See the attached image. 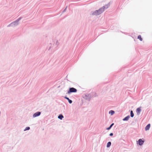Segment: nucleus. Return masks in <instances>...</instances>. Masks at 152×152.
Instances as JSON below:
<instances>
[{
	"label": "nucleus",
	"instance_id": "f257e3e1",
	"mask_svg": "<svg viewBox=\"0 0 152 152\" xmlns=\"http://www.w3.org/2000/svg\"><path fill=\"white\" fill-rule=\"evenodd\" d=\"M105 7L104 6L103 7L99 9V10L95 11L92 13L93 15H97L102 13L104 10Z\"/></svg>",
	"mask_w": 152,
	"mask_h": 152
},
{
	"label": "nucleus",
	"instance_id": "f03ea898",
	"mask_svg": "<svg viewBox=\"0 0 152 152\" xmlns=\"http://www.w3.org/2000/svg\"><path fill=\"white\" fill-rule=\"evenodd\" d=\"M77 90L74 88H69V90L68 91V94H69L71 92H76Z\"/></svg>",
	"mask_w": 152,
	"mask_h": 152
},
{
	"label": "nucleus",
	"instance_id": "7ed1b4c3",
	"mask_svg": "<svg viewBox=\"0 0 152 152\" xmlns=\"http://www.w3.org/2000/svg\"><path fill=\"white\" fill-rule=\"evenodd\" d=\"M41 114V113L39 112H37L35 113L33 115V116L34 117H35L37 116H39Z\"/></svg>",
	"mask_w": 152,
	"mask_h": 152
},
{
	"label": "nucleus",
	"instance_id": "20e7f679",
	"mask_svg": "<svg viewBox=\"0 0 152 152\" xmlns=\"http://www.w3.org/2000/svg\"><path fill=\"white\" fill-rule=\"evenodd\" d=\"M144 142V141L142 140V139H140L138 140V143L140 145H142Z\"/></svg>",
	"mask_w": 152,
	"mask_h": 152
},
{
	"label": "nucleus",
	"instance_id": "39448f33",
	"mask_svg": "<svg viewBox=\"0 0 152 152\" xmlns=\"http://www.w3.org/2000/svg\"><path fill=\"white\" fill-rule=\"evenodd\" d=\"M20 19V18H19L17 20H16V21L12 23L11 24V25L12 26L13 24L14 25H17L18 24V21Z\"/></svg>",
	"mask_w": 152,
	"mask_h": 152
},
{
	"label": "nucleus",
	"instance_id": "423d86ee",
	"mask_svg": "<svg viewBox=\"0 0 152 152\" xmlns=\"http://www.w3.org/2000/svg\"><path fill=\"white\" fill-rule=\"evenodd\" d=\"M141 111V110L140 108H138L137 109L136 112L138 114H139Z\"/></svg>",
	"mask_w": 152,
	"mask_h": 152
},
{
	"label": "nucleus",
	"instance_id": "0eeeda50",
	"mask_svg": "<svg viewBox=\"0 0 152 152\" xmlns=\"http://www.w3.org/2000/svg\"><path fill=\"white\" fill-rule=\"evenodd\" d=\"M150 124H148L145 127V130H147L149 129L150 128Z\"/></svg>",
	"mask_w": 152,
	"mask_h": 152
},
{
	"label": "nucleus",
	"instance_id": "6e6552de",
	"mask_svg": "<svg viewBox=\"0 0 152 152\" xmlns=\"http://www.w3.org/2000/svg\"><path fill=\"white\" fill-rule=\"evenodd\" d=\"M130 118V116L129 115H128L127 116V117H126L125 118H124L123 119V121H127L129 120Z\"/></svg>",
	"mask_w": 152,
	"mask_h": 152
},
{
	"label": "nucleus",
	"instance_id": "1a4fd4ad",
	"mask_svg": "<svg viewBox=\"0 0 152 152\" xmlns=\"http://www.w3.org/2000/svg\"><path fill=\"white\" fill-rule=\"evenodd\" d=\"M65 98L68 100V102L69 103L71 104L72 103V101L69 99L68 98H67V97H65Z\"/></svg>",
	"mask_w": 152,
	"mask_h": 152
},
{
	"label": "nucleus",
	"instance_id": "9d476101",
	"mask_svg": "<svg viewBox=\"0 0 152 152\" xmlns=\"http://www.w3.org/2000/svg\"><path fill=\"white\" fill-rule=\"evenodd\" d=\"M58 118L61 120L64 118V116L62 115H60L59 116H58Z\"/></svg>",
	"mask_w": 152,
	"mask_h": 152
},
{
	"label": "nucleus",
	"instance_id": "9b49d317",
	"mask_svg": "<svg viewBox=\"0 0 152 152\" xmlns=\"http://www.w3.org/2000/svg\"><path fill=\"white\" fill-rule=\"evenodd\" d=\"M111 145V142H108L107 144V147H109Z\"/></svg>",
	"mask_w": 152,
	"mask_h": 152
},
{
	"label": "nucleus",
	"instance_id": "f8f14e48",
	"mask_svg": "<svg viewBox=\"0 0 152 152\" xmlns=\"http://www.w3.org/2000/svg\"><path fill=\"white\" fill-rule=\"evenodd\" d=\"M138 39H139L141 41H142V38L141 37V35H139L138 37Z\"/></svg>",
	"mask_w": 152,
	"mask_h": 152
},
{
	"label": "nucleus",
	"instance_id": "ddd939ff",
	"mask_svg": "<svg viewBox=\"0 0 152 152\" xmlns=\"http://www.w3.org/2000/svg\"><path fill=\"white\" fill-rule=\"evenodd\" d=\"M109 113L111 114V115H113L114 113V112L113 110H110L109 111Z\"/></svg>",
	"mask_w": 152,
	"mask_h": 152
},
{
	"label": "nucleus",
	"instance_id": "4468645a",
	"mask_svg": "<svg viewBox=\"0 0 152 152\" xmlns=\"http://www.w3.org/2000/svg\"><path fill=\"white\" fill-rule=\"evenodd\" d=\"M130 115H131V116L132 117H133V116H134V113L133 112V111L132 110L131 111V113H130Z\"/></svg>",
	"mask_w": 152,
	"mask_h": 152
},
{
	"label": "nucleus",
	"instance_id": "2eb2a0df",
	"mask_svg": "<svg viewBox=\"0 0 152 152\" xmlns=\"http://www.w3.org/2000/svg\"><path fill=\"white\" fill-rule=\"evenodd\" d=\"M30 129V128L29 127H27L24 130L25 131L26 130H28Z\"/></svg>",
	"mask_w": 152,
	"mask_h": 152
},
{
	"label": "nucleus",
	"instance_id": "dca6fc26",
	"mask_svg": "<svg viewBox=\"0 0 152 152\" xmlns=\"http://www.w3.org/2000/svg\"><path fill=\"white\" fill-rule=\"evenodd\" d=\"M112 127H111L110 126V127H109L108 128H107V130H109Z\"/></svg>",
	"mask_w": 152,
	"mask_h": 152
},
{
	"label": "nucleus",
	"instance_id": "f3484780",
	"mask_svg": "<svg viewBox=\"0 0 152 152\" xmlns=\"http://www.w3.org/2000/svg\"><path fill=\"white\" fill-rule=\"evenodd\" d=\"M113 133H110V136H113Z\"/></svg>",
	"mask_w": 152,
	"mask_h": 152
},
{
	"label": "nucleus",
	"instance_id": "a211bd4d",
	"mask_svg": "<svg viewBox=\"0 0 152 152\" xmlns=\"http://www.w3.org/2000/svg\"><path fill=\"white\" fill-rule=\"evenodd\" d=\"M114 123H113L110 125V126L112 127Z\"/></svg>",
	"mask_w": 152,
	"mask_h": 152
},
{
	"label": "nucleus",
	"instance_id": "6ab92c4d",
	"mask_svg": "<svg viewBox=\"0 0 152 152\" xmlns=\"http://www.w3.org/2000/svg\"><path fill=\"white\" fill-rule=\"evenodd\" d=\"M66 8L64 10V11H65L66 10Z\"/></svg>",
	"mask_w": 152,
	"mask_h": 152
}]
</instances>
